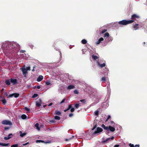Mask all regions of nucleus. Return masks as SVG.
<instances>
[{"mask_svg":"<svg viewBox=\"0 0 147 147\" xmlns=\"http://www.w3.org/2000/svg\"><path fill=\"white\" fill-rule=\"evenodd\" d=\"M101 127L104 128V129L107 130L106 133H107L108 132V127L107 126H106L104 124H102L101 125Z\"/></svg>","mask_w":147,"mask_h":147,"instance_id":"obj_14","label":"nucleus"},{"mask_svg":"<svg viewBox=\"0 0 147 147\" xmlns=\"http://www.w3.org/2000/svg\"><path fill=\"white\" fill-rule=\"evenodd\" d=\"M53 105V103H50L48 105V106H51V105Z\"/></svg>","mask_w":147,"mask_h":147,"instance_id":"obj_57","label":"nucleus"},{"mask_svg":"<svg viewBox=\"0 0 147 147\" xmlns=\"http://www.w3.org/2000/svg\"><path fill=\"white\" fill-rule=\"evenodd\" d=\"M111 117L110 115H109L108 116L107 118V119H106V121H108V120H109V119Z\"/></svg>","mask_w":147,"mask_h":147,"instance_id":"obj_49","label":"nucleus"},{"mask_svg":"<svg viewBox=\"0 0 147 147\" xmlns=\"http://www.w3.org/2000/svg\"><path fill=\"white\" fill-rule=\"evenodd\" d=\"M119 145H115L114 147H119Z\"/></svg>","mask_w":147,"mask_h":147,"instance_id":"obj_56","label":"nucleus"},{"mask_svg":"<svg viewBox=\"0 0 147 147\" xmlns=\"http://www.w3.org/2000/svg\"><path fill=\"white\" fill-rule=\"evenodd\" d=\"M9 128V127H5V130H7Z\"/></svg>","mask_w":147,"mask_h":147,"instance_id":"obj_55","label":"nucleus"},{"mask_svg":"<svg viewBox=\"0 0 147 147\" xmlns=\"http://www.w3.org/2000/svg\"><path fill=\"white\" fill-rule=\"evenodd\" d=\"M43 78V77L42 75H40L37 79V81L39 82L41 81Z\"/></svg>","mask_w":147,"mask_h":147,"instance_id":"obj_12","label":"nucleus"},{"mask_svg":"<svg viewBox=\"0 0 147 147\" xmlns=\"http://www.w3.org/2000/svg\"><path fill=\"white\" fill-rule=\"evenodd\" d=\"M129 145L130 147H136L135 145L134 146L133 144L131 143L129 144Z\"/></svg>","mask_w":147,"mask_h":147,"instance_id":"obj_43","label":"nucleus"},{"mask_svg":"<svg viewBox=\"0 0 147 147\" xmlns=\"http://www.w3.org/2000/svg\"><path fill=\"white\" fill-rule=\"evenodd\" d=\"M97 65H98L100 66L102 68L103 67H105V66L106 65H105V63H104L102 64H100V63H99V62L98 61H97Z\"/></svg>","mask_w":147,"mask_h":147,"instance_id":"obj_15","label":"nucleus"},{"mask_svg":"<svg viewBox=\"0 0 147 147\" xmlns=\"http://www.w3.org/2000/svg\"><path fill=\"white\" fill-rule=\"evenodd\" d=\"M27 117L26 115L25 114H23L21 116V118L22 119H26Z\"/></svg>","mask_w":147,"mask_h":147,"instance_id":"obj_26","label":"nucleus"},{"mask_svg":"<svg viewBox=\"0 0 147 147\" xmlns=\"http://www.w3.org/2000/svg\"><path fill=\"white\" fill-rule=\"evenodd\" d=\"M70 139H65V141H68Z\"/></svg>","mask_w":147,"mask_h":147,"instance_id":"obj_61","label":"nucleus"},{"mask_svg":"<svg viewBox=\"0 0 147 147\" xmlns=\"http://www.w3.org/2000/svg\"><path fill=\"white\" fill-rule=\"evenodd\" d=\"M39 100V102H40V103H41L42 102V101H41V99H40Z\"/></svg>","mask_w":147,"mask_h":147,"instance_id":"obj_60","label":"nucleus"},{"mask_svg":"<svg viewBox=\"0 0 147 147\" xmlns=\"http://www.w3.org/2000/svg\"><path fill=\"white\" fill-rule=\"evenodd\" d=\"M80 101L82 102L83 103L86 104V101L84 99H83L81 100H80Z\"/></svg>","mask_w":147,"mask_h":147,"instance_id":"obj_35","label":"nucleus"},{"mask_svg":"<svg viewBox=\"0 0 147 147\" xmlns=\"http://www.w3.org/2000/svg\"><path fill=\"white\" fill-rule=\"evenodd\" d=\"M46 84L47 85H51V82L50 81H47L45 82Z\"/></svg>","mask_w":147,"mask_h":147,"instance_id":"obj_45","label":"nucleus"},{"mask_svg":"<svg viewBox=\"0 0 147 147\" xmlns=\"http://www.w3.org/2000/svg\"><path fill=\"white\" fill-rule=\"evenodd\" d=\"M0 145L3 146H8L10 145L9 143H0Z\"/></svg>","mask_w":147,"mask_h":147,"instance_id":"obj_19","label":"nucleus"},{"mask_svg":"<svg viewBox=\"0 0 147 147\" xmlns=\"http://www.w3.org/2000/svg\"><path fill=\"white\" fill-rule=\"evenodd\" d=\"M19 96V94L17 93H13V96L15 98H17Z\"/></svg>","mask_w":147,"mask_h":147,"instance_id":"obj_29","label":"nucleus"},{"mask_svg":"<svg viewBox=\"0 0 147 147\" xmlns=\"http://www.w3.org/2000/svg\"><path fill=\"white\" fill-rule=\"evenodd\" d=\"M70 111L71 112H73L75 110V109L74 108H71Z\"/></svg>","mask_w":147,"mask_h":147,"instance_id":"obj_47","label":"nucleus"},{"mask_svg":"<svg viewBox=\"0 0 147 147\" xmlns=\"http://www.w3.org/2000/svg\"><path fill=\"white\" fill-rule=\"evenodd\" d=\"M141 27L140 26H139L138 24H136L133 26V28L135 29V30L138 29L139 28Z\"/></svg>","mask_w":147,"mask_h":147,"instance_id":"obj_17","label":"nucleus"},{"mask_svg":"<svg viewBox=\"0 0 147 147\" xmlns=\"http://www.w3.org/2000/svg\"><path fill=\"white\" fill-rule=\"evenodd\" d=\"M103 131L102 129L100 127H98L96 128V130L93 133V134H94L102 132Z\"/></svg>","mask_w":147,"mask_h":147,"instance_id":"obj_5","label":"nucleus"},{"mask_svg":"<svg viewBox=\"0 0 147 147\" xmlns=\"http://www.w3.org/2000/svg\"><path fill=\"white\" fill-rule=\"evenodd\" d=\"M26 52V51L24 50H21L20 51L21 53H24Z\"/></svg>","mask_w":147,"mask_h":147,"instance_id":"obj_53","label":"nucleus"},{"mask_svg":"<svg viewBox=\"0 0 147 147\" xmlns=\"http://www.w3.org/2000/svg\"><path fill=\"white\" fill-rule=\"evenodd\" d=\"M139 17L137 15L134 14L131 16V20H134L136 18H139Z\"/></svg>","mask_w":147,"mask_h":147,"instance_id":"obj_13","label":"nucleus"},{"mask_svg":"<svg viewBox=\"0 0 147 147\" xmlns=\"http://www.w3.org/2000/svg\"><path fill=\"white\" fill-rule=\"evenodd\" d=\"M134 20H123L119 21L118 23L120 25H126L128 24L132 23L134 22Z\"/></svg>","mask_w":147,"mask_h":147,"instance_id":"obj_2","label":"nucleus"},{"mask_svg":"<svg viewBox=\"0 0 147 147\" xmlns=\"http://www.w3.org/2000/svg\"><path fill=\"white\" fill-rule=\"evenodd\" d=\"M65 98H64L62 100V101L60 103H59V104H62V103H64L65 102Z\"/></svg>","mask_w":147,"mask_h":147,"instance_id":"obj_44","label":"nucleus"},{"mask_svg":"<svg viewBox=\"0 0 147 147\" xmlns=\"http://www.w3.org/2000/svg\"><path fill=\"white\" fill-rule=\"evenodd\" d=\"M20 48V45L16 42H6L2 45L4 54L8 57H10L14 53H16L19 50Z\"/></svg>","mask_w":147,"mask_h":147,"instance_id":"obj_1","label":"nucleus"},{"mask_svg":"<svg viewBox=\"0 0 147 147\" xmlns=\"http://www.w3.org/2000/svg\"><path fill=\"white\" fill-rule=\"evenodd\" d=\"M13 136V134H10L8 135L7 137H4V139L5 140H8L10 138H11L12 136Z\"/></svg>","mask_w":147,"mask_h":147,"instance_id":"obj_9","label":"nucleus"},{"mask_svg":"<svg viewBox=\"0 0 147 147\" xmlns=\"http://www.w3.org/2000/svg\"><path fill=\"white\" fill-rule=\"evenodd\" d=\"M72 107V105H68V108H67V109H65L64 110V112H66L67 111L69 110Z\"/></svg>","mask_w":147,"mask_h":147,"instance_id":"obj_22","label":"nucleus"},{"mask_svg":"<svg viewBox=\"0 0 147 147\" xmlns=\"http://www.w3.org/2000/svg\"><path fill=\"white\" fill-rule=\"evenodd\" d=\"M36 67V65H34L33 67V68L34 69Z\"/></svg>","mask_w":147,"mask_h":147,"instance_id":"obj_64","label":"nucleus"},{"mask_svg":"<svg viewBox=\"0 0 147 147\" xmlns=\"http://www.w3.org/2000/svg\"><path fill=\"white\" fill-rule=\"evenodd\" d=\"M94 114L96 116L98 115L99 114V111L98 110H96L94 112Z\"/></svg>","mask_w":147,"mask_h":147,"instance_id":"obj_34","label":"nucleus"},{"mask_svg":"<svg viewBox=\"0 0 147 147\" xmlns=\"http://www.w3.org/2000/svg\"><path fill=\"white\" fill-rule=\"evenodd\" d=\"M1 98H2V99L1 100V101L2 102L3 105H5L7 102L6 99L4 97H1Z\"/></svg>","mask_w":147,"mask_h":147,"instance_id":"obj_18","label":"nucleus"},{"mask_svg":"<svg viewBox=\"0 0 147 147\" xmlns=\"http://www.w3.org/2000/svg\"><path fill=\"white\" fill-rule=\"evenodd\" d=\"M1 123L3 125H11L12 124L11 122L7 120H3L2 121Z\"/></svg>","mask_w":147,"mask_h":147,"instance_id":"obj_4","label":"nucleus"},{"mask_svg":"<svg viewBox=\"0 0 147 147\" xmlns=\"http://www.w3.org/2000/svg\"><path fill=\"white\" fill-rule=\"evenodd\" d=\"M108 131L109 130H110L112 132H114L115 130V128L111 126H109L108 127Z\"/></svg>","mask_w":147,"mask_h":147,"instance_id":"obj_10","label":"nucleus"},{"mask_svg":"<svg viewBox=\"0 0 147 147\" xmlns=\"http://www.w3.org/2000/svg\"><path fill=\"white\" fill-rule=\"evenodd\" d=\"M55 114L57 115H61V113L59 111H56L55 112Z\"/></svg>","mask_w":147,"mask_h":147,"instance_id":"obj_25","label":"nucleus"},{"mask_svg":"<svg viewBox=\"0 0 147 147\" xmlns=\"http://www.w3.org/2000/svg\"><path fill=\"white\" fill-rule=\"evenodd\" d=\"M143 43L144 46L145 47H147V42L145 43L144 42Z\"/></svg>","mask_w":147,"mask_h":147,"instance_id":"obj_51","label":"nucleus"},{"mask_svg":"<svg viewBox=\"0 0 147 147\" xmlns=\"http://www.w3.org/2000/svg\"><path fill=\"white\" fill-rule=\"evenodd\" d=\"M82 43L83 44H85L87 42V40L85 39H83L81 41Z\"/></svg>","mask_w":147,"mask_h":147,"instance_id":"obj_28","label":"nucleus"},{"mask_svg":"<svg viewBox=\"0 0 147 147\" xmlns=\"http://www.w3.org/2000/svg\"><path fill=\"white\" fill-rule=\"evenodd\" d=\"M18 144H13L11 146V147H18Z\"/></svg>","mask_w":147,"mask_h":147,"instance_id":"obj_41","label":"nucleus"},{"mask_svg":"<svg viewBox=\"0 0 147 147\" xmlns=\"http://www.w3.org/2000/svg\"><path fill=\"white\" fill-rule=\"evenodd\" d=\"M80 106V105L79 104H75L74 105V107L76 108H78Z\"/></svg>","mask_w":147,"mask_h":147,"instance_id":"obj_33","label":"nucleus"},{"mask_svg":"<svg viewBox=\"0 0 147 147\" xmlns=\"http://www.w3.org/2000/svg\"><path fill=\"white\" fill-rule=\"evenodd\" d=\"M54 118L56 120H59L60 119V117L57 116H55Z\"/></svg>","mask_w":147,"mask_h":147,"instance_id":"obj_32","label":"nucleus"},{"mask_svg":"<svg viewBox=\"0 0 147 147\" xmlns=\"http://www.w3.org/2000/svg\"><path fill=\"white\" fill-rule=\"evenodd\" d=\"M103 40L104 39L103 38H100L98 41H97L95 42L96 45H98L101 42V41H103Z\"/></svg>","mask_w":147,"mask_h":147,"instance_id":"obj_11","label":"nucleus"},{"mask_svg":"<svg viewBox=\"0 0 147 147\" xmlns=\"http://www.w3.org/2000/svg\"><path fill=\"white\" fill-rule=\"evenodd\" d=\"M20 136L21 137H24L26 134V133L25 132L22 133V132L21 131H20Z\"/></svg>","mask_w":147,"mask_h":147,"instance_id":"obj_20","label":"nucleus"},{"mask_svg":"<svg viewBox=\"0 0 147 147\" xmlns=\"http://www.w3.org/2000/svg\"><path fill=\"white\" fill-rule=\"evenodd\" d=\"M39 125L38 123H36L34 125L35 127H36V129L38 131L40 130V129L39 127Z\"/></svg>","mask_w":147,"mask_h":147,"instance_id":"obj_23","label":"nucleus"},{"mask_svg":"<svg viewBox=\"0 0 147 147\" xmlns=\"http://www.w3.org/2000/svg\"><path fill=\"white\" fill-rule=\"evenodd\" d=\"M97 125L96 123L93 127V128L92 129V130H94V129H95L97 126Z\"/></svg>","mask_w":147,"mask_h":147,"instance_id":"obj_38","label":"nucleus"},{"mask_svg":"<svg viewBox=\"0 0 147 147\" xmlns=\"http://www.w3.org/2000/svg\"><path fill=\"white\" fill-rule=\"evenodd\" d=\"M3 90H4V88H2V89L1 90V91L2 92H3Z\"/></svg>","mask_w":147,"mask_h":147,"instance_id":"obj_62","label":"nucleus"},{"mask_svg":"<svg viewBox=\"0 0 147 147\" xmlns=\"http://www.w3.org/2000/svg\"><path fill=\"white\" fill-rule=\"evenodd\" d=\"M22 69L23 75L25 77H26V74L27 73V71L26 70V69L24 68H22Z\"/></svg>","mask_w":147,"mask_h":147,"instance_id":"obj_8","label":"nucleus"},{"mask_svg":"<svg viewBox=\"0 0 147 147\" xmlns=\"http://www.w3.org/2000/svg\"><path fill=\"white\" fill-rule=\"evenodd\" d=\"M110 124L113 126H114L115 125V123L113 121H111L110 122Z\"/></svg>","mask_w":147,"mask_h":147,"instance_id":"obj_30","label":"nucleus"},{"mask_svg":"<svg viewBox=\"0 0 147 147\" xmlns=\"http://www.w3.org/2000/svg\"><path fill=\"white\" fill-rule=\"evenodd\" d=\"M36 106L38 107H40L41 106V103L38 102H36Z\"/></svg>","mask_w":147,"mask_h":147,"instance_id":"obj_31","label":"nucleus"},{"mask_svg":"<svg viewBox=\"0 0 147 147\" xmlns=\"http://www.w3.org/2000/svg\"><path fill=\"white\" fill-rule=\"evenodd\" d=\"M37 88L38 89H39L40 88V86H38L37 87Z\"/></svg>","mask_w":147,"mask_h":147,"instance_id":"obj_59","label":"nucleus"},{"mask_svg":"<svg viewBox=\"0 0 147 147\" xmlns=\"http://www.w3.org/2000/svg\"><path fill=\"white\" fill-rule=\"evenodd\" d=\"M106 80V77H102V78L101 79V81H105Z\"/></svg>","mask_w":147,"mask_h":147,"instance_id":"obj_36","label":"nucleus"},{"mask_svg":"<svg viewBox=\"0 0 147 147\" xmlns=\"http://www.w3.org/2000/svg\"><path fill=\"white\" fill-rule=\"evenodd\" d=\"M24 109L26 110V111H27L28 112H29L30 111V109H28V108L26 107L24 108Z\"/></svg>","mask_w":147,"mask_h":147,"instance_id":"obj_46","label":"nucleus"},{"mask_svg":"<svg viewBox=\"0 0 147 147\" xmlns=\"http://www.w3.org/2000/svg\"><path fill=\"white\" fill-rule=\"evenodd\" d=\"M5 95L6 96H7V95H8V94H7V93H5Z\"/></svg>","mask_w":147,"mask_h":147,"instance_id":"obj_63","label":"nucleus"},{"mask_svg":"<svg viewBox=\"0 0 147 147\" xmlns=\"http://www.w3.org/2000/svg\"><path fill=\"white\" fill-rule=\"evenodd\" d=\"M104 138H102V143H107L108 141L111 140H113L114 138V137L113 136H112L111 138H107L105 140H104Z\"/></svg>","mask_w":147,"mask_h":147,"instance_id":"obj_6","label":"nucleus"},{"mask_svg":"<svg viewBox=\"0 0 147 147\" xmlns=\"http://www.w3.org/2000/svg\"><path fill=\"white\" fill-rule=\"evenodd\" d=\"M38 96V95L37 94H34L32 96V98H34L36 97H37Z\"/></svg>","mask_w":147,"mask_h":147,"instance_id":"obj_40","label":"nucleus"},{"mask_svg":"<svg viewBox=\"0 0 147 147\" xmlns=\"http://www.w3.org/2000/svg\"><path fill=\"white\" fill-rule=\"evenodd\" d=\"M26 70L27 71V70H29V71H30V67H27L26 68Z\"/></svg>","mask_w":147,"mask_h":147,"instance_id":"obj_48","label":"nucleus"},{"mask_svg":"<svg viewBox=\"0 0 147 147\" xmlns=\"http://www.w3.org/2000/svg\"><path fill=\"white\" fill-rule=\"evenodd\" d=\"M74 92L75 94H78L79 93V92L77 90H75L74 91Z\"/></svg>","mask_w":147,"mask_h":147,"instance_id":"obj_37","label":"nucleus"},{"mask_svg":"<svg viewBox=\"0 0 147 147\" xmlns=\"http://www.w3.org/2000/svg\"><path fill=\"white\" fill-rule=\"evenodd\" d=\"M10 79L6 80L5 81V83L8 86H9L10 85Z\"/></svg>","mask_w":147,"mask_h":147,"instance_id":"obj_16","label":"nucleus"},{"mask_svg":"<svg viewBox=\"0 0 147 147\" xmlns=\"http://www.w3.org/2000/svg\"><path fill=\"white\" fill-rule=\"evenodd\" d=\"M107 30L106 29H104L101 32V33L102 34H103L106 32H107Z\"/></svg>","mask_w":147,"mask_h":147,"instance_id":"obj_39","label":"nucleus"},{"mask_svg":"<svg viewBox=\"0 0 147 147\" xmlns=\"http://www.w3.org/2000/svg\"><path fill=\"white\" fill-rule=\"evenodd\" d=\"M55 121L54 120H50L49 121V123H55Z\"/></svg>","mask_w":147,"mask_h":147,"instance_id":"obj_42","label":"nucleus"},{"mask_svg":"<svg viewBox=\"0 0 147 147\" xmlns=\"http://www.w3.org/2000/svg\"><path fill=\"white\" fill-rule=\"evenodd\" d=\"M29 142H27L25 144H22V145L23 146H26V145H27V144H29Z\"/></svg>","mask_w":147,"mask_h":147,"instance_id":"obj_52","label":"nucleus"},{"mask_svg":"<svg viewBox=\"0 0 147 147\" xmlns=\"http://www.w3.org/2000/svg\"><path fill=\"white\" fill-rule=\"evenodd\" d=\"M13 96V93L11 94H10L9 95L8 97V98L11 97Z\"/></svg>","mask_w":147,"mask_h":147,"instance_id":"obj_50","label":"nucleus"},{"mask_svg":"<svg viewBox=\"0 0 147 147\" xmlns=\"http://www.w3.org/2000/svg\"><path fill=\"white\" fill-rule=\"evenodd\" d=\"M92 57L94 60H96L98 58V57L96 55H93Z\"/></svg>","mask_w":147,"mask_h":147,"instance_id":"obj_24","label":"nucleus"},{"mask_svg":"<svg viewBox=\"0 0 147 147\" xmlns=\"http://www.w3.org/2000/svg\"><path fill=\"white\" fill-rule=\"evenodd\" d=\"M109 36V34L108 32L106 33L105 34L104 36V37H107V38Z\"/></svg>","mask_w":147,"mask_h":147,"instance_id":"obj_27","label":"nucleus"},{"mask_svg":"<svg viewBox=\"0 0 147 147\" xmlns=\"http://www.w3.org/2000/svg\"><path fill=\"white\" fill-rule=\"evenodd\" d=\"M10 81L13 85H15L18 83L17 80L15 78H11L10 79Z\"/></svg>","mask_w":147,"mask_h":147,"instance_id":"obj_3","label":"nucleus"},{"mask_svg":"<svg viewBox=\"0 0 147 147\" xmlns=\"http://www.w3.org/2000/svg\"><path fill=\"white\" fill-rule=\"evenodd\" d=\"M135 145V146L136 147H140V145L139 144H136V145Z\"/></svg>","mask_w":147,"mask_h":147,"instance_id":"obj_58","label":"nucleus"},{"mask_svg":"<svg viewBox=\"0 0 147 147\" xmlns=\"http://www.w3.org/2000/svg\"><path fill=\"white\" fill-rule=\"evenodd\" d=\"M75 88V86L73 85H70L68 86L67 89L69 90H71Z\"/></svg>","mask_w":147,"mask_h":147,"instance_id":"obj_21","label":"nucleus"},{"mask_svg":"<svg viewBox=\"0 0 147 147\" xmlns=\"http://www.w3.org/2000/svg\"><path fill=\"white\" fill-rule=\"evenodd\" d=\"M73 115V113H71L69 115V117H71Z\"/></svg>","mask_w":147,"mask_h":147,"instance_id":"obj_54","label":"nucleus"},{"mask_svg":"<svg viewBox=\"0 0 147 147\" xmlns=\"http://www.w3.org/2000/svg\"><path fill=\"white\" fill-rule=\"evenodd\" d=\"M36 143L42 142V143H45V144H47V143H50L51 142L50 140H48L47 141L45 142V141H44L42 140H37L36 141Z\"/></svg>","mask_w":147,"mask_h":147,"instance_id":"obj_7","label":"nucleus"}]
</instances>
